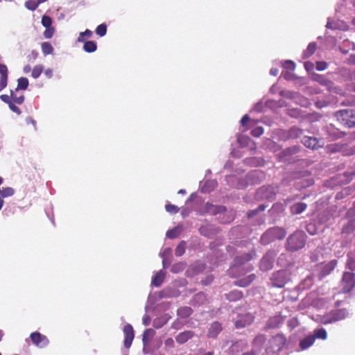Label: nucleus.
Returning a JSON list of instances; mask_svg holds the SVG:
<instances>
[{
  "label": "nucleus",
  "mask_w": 355,
  "mask_h": 355,
  "mask_svg": "<svg viewBox=\"0 0 355 355\" xmlns=\"http://www.w3.org/2000/svg\"><path fill=\"white\" fill-rule=\"evenodd\" d=\"M43 71V67L41 64H37L34 67L32 70L31 76L33 78H37Z\"/></svg>",
  "instance_id": "a19ab883"
},
{
  "label": "nucleus",
  "mask_w": 355,
  "mask_h": 355,
  "mask_svg": "<svg viewBox=\"0 0 355 355\" xmlns=\"http://www.w3.org/2000/svg\"><path fill=\"white\" fill-rule=\"evenodd\" d=\"M173 344H174V341H173V340L171 338H167L165 340V345L166 346L172 347V346H173Z\"/></svg>",
  "instance_id": "680f3d73"
},
{
  "label": "nucleus",
  "mask_w": 355,
  "mask_h": 355,
  "mask_svg": "<svg viewBox=\"0 0 355 355\" xmlns=\"http://www.w3.org/2000/svg\"><path fill=\"white\" fill-rule=\"evenodd\" d=\"M38 6L39 3L35 0H29L25 3L26 8L32 11L36 10Z\"/></svg>",
  "instance_id": "37998d69"
},
{
  "label": "nucleus",
  "mask_w": 355,
  "mask_h": 355,
  "mask_svg": "<svg viewBox=\"0 0 355 355\" xmlns=\"http://www.w3.org/2000/svg\"><path fill=\"white\" fill-rule=\"evenodd\" d=\"M165 209L167 212L171 214H176L179 211V208L178 206L172 205V204H166L165 205Z\"/></svg>",
  "instance_id": "c03bdc74"
},
{
  "label": "nucleus",
  "mask_w": 355,
  "mask_h": 355,
  "mask_svg": "<svg viewBox=\"0 0 355 355\" xmlns=\"http://www.w3.org/2000/svg\"><path fill=\"white\" fill-rule=\"evenodd\" d=\"M9 108L17 114L19 115L21 113V110L15 105V103H11L8 105Z\"/></svg>",
  "instance_id": "3c124183"
},
{
  "label": "nucleus",
  "mask_w": 355,
  "mask_h": 355,
  "mask_svg": "<svg viewBox=\"0 0 355 355\" xmlns=\"http://www.w3.org/2000/svg\"><path fill=\"white\" fill-rule=\"evenodd\" d=\"M164 278L165 272L161 270L153 277L151 284L156 287H159L162 284Z\"/></svg>",
  "instance_id": "aec40b11"
},
{
  "label": "nucleus",
  "mask_w": 355,
  "mask_h": 355,
  "mask_svg": "<svg viewBox=\"0 0 355 355\" xmlns=\"http://www.w3.org/2000/svg\"><path fill=\"white\" fill-rule=\"evenodd\" d=\"M284 67L287 69H294L295 68V63L293 61L287 60L285 62Z\"/></svg>",
  "instance_id": "052dcab7"
},
{
  "label": "nucleus",
  "mask_w": 355,
  "mask_h": 355,
  "mask_svg": "<svg viewBox=\"0 0 355 355\" xmlns=\"http://www.w3.org/2000/svg\"><path fill=\"white\" fill-rule=\"evenodd\" d=\"M287 282L286 272L279 270L274 272L271 277V285L273 287L283 288Z\"/></svg>",
  "instance_id": "6e6552de"
},
{
  "label": "nucleus",
  "mask_w": 355,
  "mask_h": 355,
  "mask_svg": "<svg viewBox=\"0 0 355 355\" xmlns=\"http://www.w3.org/2000/svg\"><path fill=\"white\" fill-rule=\"evenodd\" d=\"M266 340V335L263 334H258L253 340L252 345L257 347H261Z\"/></svg>",
  "instance_id": "c85d7f7f"
},
{
  "label": "nucleus",
  "mask_w": 355,
  "mask_h": 355,
  "mask_svg": "<svg viewBox=\"0 0 355 355\" xmlns=\"http://www.w3.org/2000/svg\"><path fill=\"white\" fill-rule=\"evenodd\" d=\"M286 235V231L281 227H273L266 230L261 237V243L268 245L276 240H282Z\"/></svg>",
  "instance_id": "f03ea898"
},
{
  "label": "nucleus",
  "mask_w": 355,
  "mask_h": 355,
  "mask_svg": "<svg viewBox=\"0 0 355 355\" xmlns=\"http://www.w3.org/2000/svg\"><path fill=\"white\" fill-rule=\"evenodd\" d=\"M180 233V230L178 227H174L171 230H169L166 232V236L169 239H175L179 236Z\"/></svg>",
  "instance_id": "ea45409f"
},
{
  "label": "nucleus",
  "mask_w": 355,
  "mask_h": 355,
  "mask_svg": "<svg viewBox=\"0 0 355 355\" xmlns=\"http://www.w3.org/2000/svg\"><path fill=\"white\" fill-rule=\"evenodd\" d=\"M8 83V77H0V91L6 87Z\"/></svg>",
  "instance_id": "864d4df0"
},
{
  "label": "nucleus",
  "mask_w": 355,
  "mask_h": 355,
  "mask_svg": "<svg viewBox=\"0 0 355 355\" xmlns=\"http://www.w3.org/2000/svg\"><path fill=\"white\" fill-rule=\"evenodd\" d=\"M193 313V310L189 306H182L178 309L177 314L179 317L187 318L189 317Z\"/></svg>",
  "instance_id": "393cba45"
},
{
  "label": "nucleus",
  "mask_w": 355,
  "mask_h": 355,
  "mask_svg": "<svg viewBox=\"0 0 355 355\" xmlns=\"http://www.w3.org/2000/svg\"><path fill=\"white\" fill-rule=\"evenodd\" d=\"M254 254L255 253L253 252V253H245L241 256H237L234 259V263L236 265H243L245 263L250 261Z\"/></svg>",
  "instance_id": "4be33fe9"
},
{
  "label": "nucleus",
  "mask_w": 355,
  "mask_h": 355,
  "mask_svg": "<svg viewBox=\"0 0 355 355\" xmlns=\"http://www.w3.org/2000/svg\"><path fill=\"white\" fill-rule=\"evenodd\" d=\"M275 252L268 251L261 259L259 264L260 269L263 271H268L272 268L275 258Z\"/></svg>",
  "instance_id": "1a4fd4ad"
},
{
  "label": "nucleus",
  "mask_w": 355,
  "mask_h": 355,
  "mask_svg": "<svg viewBox=\"0 0 355 355\" xmlns=\"http://www.w3.org/2000/svg\"><path fill=\"white\" fill-rule=\"evenodd\" d=\"M306 230L311 235L317 234V227L313 223H309L306 227Z\"/></svg>",
  "instance_id": "de8ad7c7"
},
{
  "label": "nucleus",
  "mask_w": 355,
  "mask_h": 355,
  "mask_svg": "<svg viewBox=\"0 0 355 355\" xmlns=\"http://www.w3.org/2000/svg\"><path fill=\"white\" fill-rule=\"evenodd\" d=\"M355 231V218L350 220L342 229V233L351 234Z\"/></svg>",
  "instance_id": "cd10ccee"
},
{
  "label": "nucleus",
  "mask_w": 355,
  "mask_h": 355,
  "mask_svg": "<svg viewBox=\"0 0 355 355\" xmlns=\"http://www.w3.org/2000/svg\"><path fill=\"white\" fill-rule=\"evenodd\" d=\"M96 33L100 37H103L107 33V26L105 24L98 25L96 28Z\"/></svg>",
  "instance_id": "79ce46f5"
},
{
  "label": "nucleus",
  "mask_w": 355,
  "mask_h": 355,
  "mask_svg": "<svg viewBox=\"0 0 355 355\" xmlns=\"http://www.w3.org/2000/svg\"><path fill=\"white\" fill-rule=\"evenodd\" d=\"M297 151V147H293V148H289L286 149L283 153L284 154L291 155V154L295 153Z\"/></svg>",
  "instance_id": "bf43d9fd"
},
{
  "label": "nucleus",
  "mask_w": 355,
  "mask_h": 355,
  "mask_svg": "<svg viewBox=\"0 0 355 355\" xmlns=\"http://www.w3.org/2000/svg\"><path fill=\"white\" fill-rule=\"evenodd\" d=\"M256 279V275L254 274H251L245 277L237 279L234 282V285L239 287H247L250 286Z\"/></svg>",
  "instance_id": "dca6fc26"
},
{
  "label": "nucleus",
  "mask_w": 355,
  "mask_h": 355,
  "mask_svg": "<svg viewBox=\"0 0 355 355\" xmlns=\"http://www.w3.org/2000/svg\"><path fill=\"white\" fill-rule=\"evenodd\" d=\"M341 291L344 293L350 292L355 287V274L345 272L340 282Z\"/></svg>",
  "instance_id": "423d86ee"
},
{
  "label": "nucleus",
  "mask_w": 355,
  "mask_h": 355,
  "mask_svg": "<svg viewBox=\"0 0 355 355\" xmlns=\"http://www.w3.org/2000/svg\"><path fill=\"white\" fill-rule=\"evenodd\" d=\"M266 206L263 204L260 205L257 209L250 210L248 212V217L252 218L256 216L259 212L263 211L266 209Z\"/></svg>",
  "instance_id": "58836bf2"
},
{
  "label": "nucleus",
  "mask_w": 355,
  "mask_h": 355,
  "mask_svg": "<svg viewBox=\"0 0 355 355\" xmlns=\"http://www.w3.org/2000/svg\"><path fill=\"white\" fill-rule=\"evenodd\" d=\"M93 33L89 29H86L84 32H81L77 39L78 42H84L87 39L92 37Z\"/></svg>",
  "instance_id": "473e14b6"
},
{
  "label": "nucleus",
  "mask_w": 355,
  "mask_h": 355,
  "mask_svg": "<svg viewBox=\"0 0 355 355\" xmlns=\"http://www.w3.org/2000/svg\"><path fill=\"white\" fill-rule=\"evenodd\" d=\"M347 267L351 270H355V252L347 254Z\"/></svg>",
  "instance_id": "7c9ffc66"
},
{
  "label": "nucleus",
  "mask_w": 355,
  "mask_h": 355,
  "mask_svg": "<svg viewBox=\"0 0 355 355\" xmlns=\"http://www.w3.org/2000/svg\"><path fill=\"white\" fill-rule=\"evenodd\" d=\"M254 320V317L252 314L246 313L243 315H239L238 319L235 322V327L237 329L243 328L250 324Z\"/></svg>",
  "instance_id": "2eb2a0df"
},
{
  "label": "nucleus",
  "mask_w": 355,
  "mask_h": 355,
  "mask_svg": "<svg viewBox=\"0 0 355 355\" xmlns=\"http://www.w3.org/2000/svg\"><path fill=\"white\" fill-rule=\"evenodd\" d=\"M313 336H315V338L322 340H326L327 338V333L324 328L315 329L314 334Z\"/></svg>",
  "instance_id": "72a5a7b5"
},
{
  "label": "nucleus",
  "mask_w": 355,
  "mask_h": 355,
  "mask_svg": "<svg viewBox=\"0 0 355 355\" xmlns=\"http://www.w3.org/2000/svg\"><path fill=\"white\" fill-rule=\"evenodd\" d=\"M349 63L352 64H355V54L351 55L348 58Z\"/></svg>",
  "instance_id": "69168bd1"
},
{
  "label": "nucleus",
  "mask_w": 355,
  "mask_h": 355,
  "mask_svg": "<svg viewBox=\"0 0 355 355\" xmlns=\"http://www.w3.org/2000/svg\"><path fill=\"white\" fill-rule=\"evenodd\" d=\"M150 318L148 316H146L143 318V322L145 325H148L150 324Z\"/></svg>",
  "instance_id": "338daca9"
},
{
  "label": "nucleus",
  "mask_w": 355,
  "mask_h": 355,
  "mask_svg": "<svg viewBox=\"0 0 355 355\" xmlns=\"http://www.w3.org/2000/svg\"><path fill=\"white\" fill-rule=\"evenodd\" d=\"M259 175H262V173L259 171H254L250 174V176L252 177H259Z\"/></svg>",
  "instance_id": "0e129e2a"
},
{
  "label": "nucleus",
  "mask_w": 355,
  "mask_h": 355,
  "mask_svg": "<svg viewBox=\"0 0 355 355\" xmlns=\"http://www.w3.org/2000/svg\"><path fill=\"white\" fill-rule=\"evenodd\" d=\"M15 193V190L12 187H6L3 188L2 191H1V199L7 197H10L13 196Z\"/></svg>",
  "instance_id": "4c0bfd02"
},
{
  "label": "nucleus",
  "mask_w": 355,
  "mask_h": 355,
  "mask_svg": "<svg viewBox=\"0 0 355 355\" xmlns=\"http://www.w3.org/2000/svg\"><path fill=\"white\" fill-rule=\"evenodd\" d=\"M206 207H210L209 211H211L214 214L220 211L222 209H225L224 207H214L212 205H209V203L206 205Z\"/></svg>",
  "instance_id": "09e8293b"
},
{
  "label": "nucleus",
  "mask_w": 355,
  "mask_h": 355,
  "mask_svg": "<svg viewBox=\"0 0 355 355\" xmlns=\"http://www.w3.org/2000/svg\"><path fill=\"white\" fill-rule=\"evenodd\" d=\"M30 338L33 343L40 348L46 347L49 343L48 338L37 331L31 333Z\"/></svg>",
  "instance_id": "9d476101"
},
{
  "label": "nucleus",
  "mask_w": 355,
  "mask_h": 355,
  "mask_svg": "<svg viewBox=\"0 0 355 355\" xmlns=\"http://www.w3.org/2000/svg\"><path fill=\"white\" fill-rule=\"evenodd\" d=\"M17 87L16 88V90L18 89H23L25 90L27 89L28 86V80L26 78H19L17 80Z\"/></svg>",
  "instance_id": "c9c22d12"
},
{
  "label": "nucleus",
  "mask_w": 355,
  "mask_h": 355,
  "mask_svg": "<svg viewBox=\"0 0 355 355\" xmlns=\"http://www.w3.org/2000/svg\"><path fill=\"white\" fill-rule=\"evenodd\" d=\"M307 207L304 202H297L291 207V212L293 214H300L302 213Z\"/></svg>",
  "instance_id": "b1692460"
},
{
  "label": "nucleus",
  "mask_w": 355,
  "mask_h": 355,
  "mask_svg": "<svg viewBox=\"0 0 355 355\" xmlns=\"http://www.w3.org/2000/svg\"><path fill=\"white\" fill-rule=\"evenodd\" d=\"M250 118L249 117V116L245 114L242 117V119L241 120V123L243 126H245V125H247V124L250 121Z\"/></svg>",
  "instance_id": "13d9d810"
},
{
  "label": "nucleus",
  "mask_w": 355,
  "mask_h": 355,
  "mask_svg": "<svg viewBox=\"0 0 355 355\" xmlns=\"http://www.w3.org/2000/svg\"><path fill=\"white\" fill-rule=\"evenodd\" d=\"M327 67V64L325 62H318L316 63V69L318 71H323Z\"/></svg>",
  "instance_id": "6e6d98bb"
},
{
  "label": "nucleus",
  "mask_w": 355,
  "mask_h": 355,
  "mask_svg": "<svg viewBox=\"0 0 355 355\" xmlns=\"http://www.w3.org/2000/svg\"><path fill=\"white\" fill-rule=\"evenodd\" d=\"M284 322V318L281 315L270 317L264 327L265 330L274 329L279 327Z\"/></svg>",
  "instance_id": "ddd939ff"
},
{
  "label": "nucleus",
  "mask_w": 355,
  "mask_h": 355,
  "mask_svg": "<svg viewBox=\"0 0 355 355\" xmlns=\"http://www.w3.org/2000/svg\"><path fill=\"white\" fill-rule=\"evenodd\" d=\"M10 97L12 103L18 105H21L24 102V96L21 95L17 96L12 90H10Z\"/></svg>",
  "instance_id": "f704fd0d"
},
{
  "label": "nucleus",
  "mask_w": 355,
  "mask_h": 355,
  "mask_svg": "<svg viewBox=\"0 0 355 355\" xmlns=\"http://www.w3.org/2000/svg\"><path fill=\"white\" fill-rule=\"evenodd\" d=\"M123 332L124 334L123 345L126 349H129L135 338V332L131 324H127L123 327Z\"/></svg>",
  "instance_id": "f8f14e48"
},
{
  "label": "nucleus",
  "mask_w": 355,
  "mask_h": 355,
  "mask_svg": "<svg viewBox=\"0 0 355 355\" xmlns=\"http://www.w3.org/2000/svg\"><path fill=\"white\" fill-rule=\"evenodd\" d=\"M263 128L261 126H258L251 130V135L253 137H259L263 134Z\"/></svg>",
  "instance_id": "a18cd8bd"
},
{
  "label": "nucleus",
  "mask_w": 355,
  "mask_h": 355,
  "mask_svg": "<svg viewBox=\"0 0 355 355\" xmlns=\"http://www.w3.org/2000/svg\"><path fill=\"white\" fill-rule=\"evenodd\" d=\"M193 336V333L191 331H185L180 333L176 337V341L180 344L185 343L188 340Z\"/></svg>",
  "instance_id": "412c9836"
},
{
  "label": "nucleus",
  "mask_w": 355,
  "mask_h": 355,
  "mask_svg": "<svg viewBox=\"0 0 355 355\" xmlns=\"http://www.w3.org/2000/svg\"><path fill=\"white\" fill-rule=\"evenodd\" d=\"M302 143L306 147L311 149L318 148L321 146L317 138L311 137H304Z\"/></svg>",
  "instance_id": "f3484780"
},
{
  "label": "nucleus",
  "mask_w": 355,
  "mask_h": 355,
  "mask_svg": "<svg viewBox=\"0 0 355 355\" xmlns=\"http://www.w3.org/2000/svg\"><path fill=\"white\" fill-rule=\"evenodd\" d=\"M338 261L333 259L328 263H321L318 265L321 277H325L329 275L336 267Z\"/></svg>",
  "instance_id": "4468645a"
},
{
  "label": "nucleus",
  "mask_w": 355,
  "mask_h": 355,
  "mask_svg": "<svg viewBox=\"0 0 355 355\" xmlns=\"http://www.w3.org/2000/svg\"><path fill=\"white\" fill-rule=\"evenodd\" d=\"M277 189L272 186H265L257 191V196L261 198L273 200L276 196Z\"/></svg>",
  "instance_id": "9b49d317"
},
{
  "label": "nucleus",
  "mask_w": 355,
  "mask_h": 355,
  "mask_svg": "<svg viewBox=\"0 0 355 355\" xmlns=\"http://www.w3.org/2000/svg\"><path fill=\"white\" fill-rule=\"evenodd\" d=\"M315 80L320 85L325 86L327 90L330 92L335 93L341 96L345 94L344 91L341 88L335 86L332 81L327 79L323 76H318L315 78Z\"/></svg>",
  "instance_id": "0eeeda50"
},
{
  "label": "nucleus",
  "mask_w": 355,
  "mask_h": 355,
  "mask_svg": "<svg viewBox=\"0 0 355 355\" xmlns=\"http://www.w3.org/2000/svg\"><path fill=\"white\" fill-rule=\"evenodd\" d=\"M214 280V277L212 275H208L205 279L201 281L203 285L207 286L211 284Z\"/></svg>",
  "instance_id": "4d7b16f0"
},
{
  "label": "nucleus",
  "mask_w": 355,
  "mask_h": 355,
  "mask_svg": "<svg viewBox=\"0 0 355 355\" xmlns=\"http://www.w3.org/2000/svg\"><path fill=\"white\" fill-rule=\"evenodd\" d=\"M0 99L4 102L5 103L9 105L10 103H11L12 101H11V97H10V95L8 96L7 94H1L0 96Z\"/></svg>",
  "instance_id": "5fc2aeb1"
},
{
  "label": "nucleus",
  "mask_w": 355,
  "mask_h": 355,
  "mask_svg": "<svg viewBox=\"0 0 355 355\" xmlns=\"http://www.w3.org/2000/svg\"><path fill=\"white\" fill-rule=\"evenodd\" d=\"M270 73L274 76H276L278 73V69L277 68H272L270 71Z\"/></svg>",
  "instance_id": "774afa93"
},
{
  "label": "nucleus",
  "mask_w": 355,
  "mask_h": 355,
  "mask_svg": "<svg viewBox=\"0 0 355 355\" xmlns=\"http://www.w3.org/2000/svg\"><path fill=\"white\" fill-rule=\"evenodd\" d=\"M303 133L302 130L300 129L297 127H292L288 131V139H296L300 137Z\"/></svg>",
  "instance_id": "a878e982"
},
{
  "label": "nucleus",
  "mask_w": 355,
  "mask_h": 355,
  "mask_svg": "<svg viewBox=\"0 0 355 355\" xmlns=\"http://www.w3.org/2000/svg\"><path fill=\"white\" fill-rule=\"evenodd\" d=\"M0 77H8V67L4 64L0 63Z\"/></svg>",
  "instance_id": "8fccbe9b"
},
{
  "label": "nucleus",
  "mask_w": 355,
  "mask_h": 355,
  "mask_svg": "<svg viewBox=\"0 0 355 355\" xmlns=\"http://www.w3.org/2000/svg\"><path fill=\"white\" fill-rule=\"evenodd\" d=\"M42 53L44 55L52 54L53 52V47L51 43L48 42H44L41 44Z\"/></svg>",
  "instance_id": "2f4dec72"
},
{
  "label": "nucleus",
  "mask_w": 355,
  "mask_h": 355,
  "mask_svg": "<svg viewBox=\"0 0 355 355\" xmlns=\"http://www.w3.org/2000/svg\"><path fill=\"white\" fill-rule=\"evenodd\" d=\"M83 49L87 53H93L96 51L97 45L94 41H85Z\"/></svg>",
  "instance_id": "c756f323"
},
{
  "label": "nucleus",
  "mask_w": 355,
  "mask_h": 355,
  "mask_svg": "<svg viewBox=\"0 0 355 355\" xmlns=\"http://www.w3.org/2000/svg\"><path fill=\"white\" fill-rule=\"evenodd\" d=\"M46 76L49 78H51L53 76V71L51 69H48L44 71Z\"/></svg>",
  "instance_id": "e2e57ef3"
},
{
  "label": "nucleus",
  "mask_w": 355,
  "mask_h": 355,
  "mask_svg": "<svg viewBox=\"0 0 355 355\" xmlns=\"http://www.w3.org/2000/svg\"><path fill=\"white\" fill-rule=\"evenodd\" d=\"M53 28H47L44 32V36L46 39L51 38L53 35Z\"/></svg>",
  "instance_id": "603ef678"
},
{
  "label": "nucleus",
  "mask_w": 355,
  "mask_h": 355,
  "mask_svg": "<svg viewBox=\"0 0 355 355\" xmlns=\"http://www.w3.org/2000/svg\"><path fill=\"white\" fill-rule=\"evenodd\" d=\"M315 340V336H313V335H308L300 340L299 345L302 350H305L313 345Z\"/></svg>",
  "instance_id": "6ab92c4d"
},
{
  "label": "nucleus",
  "mask_w": 355,
  "mask_h": 355,
  "mask_svg": "<svg viewBox=\"0 0 355 355\" xmlns=\"http://www.w3.org/2000/svg\"><path fill=\"white\" fill-rule=\"evenodd\" d=\"M221 324L219 323L218 322H214L211 324L210 327L209 328L207 336L209 338H215L217 337V336L221 331Z\"/></svg>",
  "instance_id": "a211bd4d"
},
{
  "label": "nucleus",
  "mask_w": 355,
  "mask_h": 355,
  "mask_svg": "<svg viewBox=\"0 0 355 355\" xmlns=\"http://www.w3.org/2000/svg\"><path fill=\"white\" fill-rule=\"evenodd\" d=\"M227 300L231 302H235L243 297V293L241 291L234 290L225 294Z\"/></svg>",
  "instance_id": "5701e85b"
},
{
  "label": "nucleus",
  "mask_w": 355,
  "mask_h": 355,
  "mask_svg": "<svg viewBox=\"0 0 355 355\" xmlns=\"http://www.w3.org/2000/svg\"><path fill=\"white\" fill-rule=\"evenodd\" d=\"M335 116L343 125L352 128L355 127V111L352 109H345L337 111Z\"/></svg>",
  "instance_id": "39448f33"
},
{
  "label": "nucleus",
  "mask_w": 355,
  "mask_h": 355,
  "mask_svg": "<svg viewBox=\"0 0 355 355\" xmlns=\"http://www.w3.org/2000/svg\"><path fill=\"white\" fill-rule=\"evenodd\" d=\"M348 313L345 309L333 310L321 317L320 322L323 324L334 323L345 319Z\"/></svg>",
  "instance_id": "20e7f679"
},
{
  "label": "nucleus",
  "mask_w": 355,
  "mask_h": 355,
  "mask_svg": "<svg viewBox=\"0 0 355 355\" xmlns=\"http://www.w3.org/2000/svg\"><path fill=\"white\" fill-rule=\"evenodd\" d=\"M287 339L283 334H277L272 336L268 343L266 352L268 353L277 354L284 347Z\"/></svg>",
  "instance_id": "7ed1b4c3"
},
{
  "label": "nucleus",
  "mask_w": 355,
  "mask_h": 355,
  "mask_svg": "<svg viewBox=\"0 0 355 355\" xmlns=\"http://www.w3.org/2000/svg\"><path fill=\"white\" fill-rule=\"evenodd\" d=\"M185 246H186L185 241H181L175 248V254L177 257L182 256L185 252Z\"/></svg>",
  "instance_id": "e433bc0d"
},
{
  "label": "nucleus",
  "mask_w": 355,
  "mask_h": 355,
  "mask_svg": "<svg viewBox=\"0 0 355 355\" xmlns=\"http://www.w3.org/2000/svg\"><path fill=\"white\" fill-rule=\"evenodd\" d=\"M317 49V44L315 42H311L308 45L306 50H304L303 53V57L304 58H307L310 56H311L316 51Z\"/></svg>",
  "instance_id": "bb28decb"
},
{
  "label": "nucleus",
  "mask_w": 355,
  "mask_h": 355,
  "mask_svg": "<svg viewBox=\"0 0 355 355\" xmlns=\"http://www.w3.org/2000/svg\"><path fill=\"white\" fill-rule=\"evenodd\" d=\"M52 19L49 16L44 15L42 18V24L46 28H50Z\"/></svg>",
  "instance_id": "49530a36"
},
{
  "label": "nucleus",
  "mask_w": 355,
  "mask_h": 355,
  "mask_svg": "<svg viewBox=\"0 0 355 355\" xmlns=\"http://www.w3.org/2000/svg\"><path fill=\"white\" fill-rule=\"evenodd\" d=\"M306 243V234L302 230H297L288 237L285 248L289 252H296L304 248Z\"/></svg>",
  "instance_id": "f257e3e1"
}]
</instances>
